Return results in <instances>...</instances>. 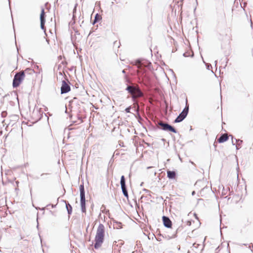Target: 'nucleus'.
Returning <instances> with one entry per match:
<instances>
[{
    "instance_id": "nucleus-18",
    "label": "nucleus",
    "mask_w": 253,
    "mask_h": 253,
    "mask_svg": "<svg viewBox=\"0 0 253 253\" xmlns=\"http://www.w3.org/2000/svg\"><path fill=\"white\" fill-rule=\"evenodd\" d=\"M235 141L237 143V144L236 145V148L237 150H239L241 148L239 146L243 142V140L240 139H235Z\"/></svg>"
},
{
    "instance_id": "nucleus-16",
    "label": "nucleus",
    "mask_w": 253,
    "mask_h": 253,
    "mask_svg": "<svg viewBox=\"0 0 253 253\" xmlns=\"http://www.w3.org/2000/svg\"><path fill=\"white\" fill-rule=\"evenodd\" d=\"M167 131L172 132L174 133H177V131L176 130V129L173 126H172L171 125H170L169 124L168 126V129H167Z\"/></svg>"
},
{
    "instance_id": "nucleus-20",
    "label": "nucleus",
    "mask_w": 253,
    "mask_h": 253,
    "mask_svg": "<svg viewBox=\"0 0 253 253\" xmlns=\"http://www.w3.org/2000/svg\"><path fill=\"white\" fill-rule=\"evenodd\" d=\"M101 19V17L100 15L98 14H96L95 16V19L94 21L93 22V24H94L95 23L99 21Z\"/></svg>"
},
{
    "instance_id": "nucleus-5",
    "label": "nucleus",
    "mask_w": 253,
    "mask_h": 253,
    "mask_svg": "<svg viewBox=\"0 0 253 253\" xmlns=\"http://www.w3.org/2000/svg\"><path fill=\"white\" fill-rule=\"evenodd\" d=\"M81 196V206L83 212H85V199L84 186L83 184L80 186Z\"/></svg>"
},
{
    "instance_id": "nucleus-41",
    "label": "nucleus",
    "mask_w": 253,
    "mask_h": 253,
    "mask_svg": "<svg viewBox=\"0 0 253 253\" xmlns=\"http://www.w3.org/2000/svg\"><path fill=\"white\" fill-rule=\"evenodd\" d=\"M3 115H5V114H4V112H2V115H3Z\"/></svg>"
},
{
    "instance_id": "nucleus-2",
    "label": "nucleus",
    "mask_w": 253,
    "mask_h": 253,
    "mask_svg": "<svg viewBox=\"0 0 253 253\" xmlns=\"http://www.w3.org/2000/svg\"><path fill=\"white\" fill-rule=\"evenodd\" d=\"M25 79L23 72H18L14 76L12 85L14 87H17Z\"/></svg>"
},
{
    "instance_id": "nucleus-26",
    "label": "nucleus",
    "mask_w": 253,
    "mask_h": 253,
    "mask_svg": "<svg viewBox=\"0 0 253 253\" xmlns=\"http://www.w3.org/2000/svg\"><path fill=\"white\" fill-rule=\"evenodd\" d=\"M45 21H41V27L45 31L44 23Z\"/></svg>"
},
{
    "instance_id": "nucleus-8",
    "label": "nucleus",
    "mask_w": 253,
    "mask_h": 253,
    "mask_svg": "<svg viewBox=\"0 0 253 253\" xmlns=\"http://www.w3.org/2000/svg\"><path fill=\"white\" fill-rule=\"evenodd\" d=\"M71 90V88L68 83L65 81L62 82V85L61 87V92L62 94L68 92Z\"/></svg>"
},
{
    "instance_id": "nucleus-14",
    "label": "nucleus",
    "mask_w": 253,
    "mask_h": 253,
    "mask_svg": "<svg viewBox=\"0 0 253 253\" xmlns=\"http://www.w3.org/2000/svg\"><path fill=\"white\" fill-rule=\"evenodd\" d=\"M112 221L114 222L113 228L114 229H121L122 227V223L121 222L117 221L115 220L112 217Z\"/></svg>"
},
{
    "instance_id": "nucleus-11",
    "label": "nucleus",
    "mask_w": 253,
    "mask_h": 253,
    "mask_svg": "<svg viewBox=\"0 0 253 253\" xmlns=\"http://www.w3.org/2000/svg\"><path fill=\"white\" fill-rule=\"evenodd\" d=\"M120 184L122 192L127 191V188L126 184V179L124 175H122L121 177Z\"/></svg>"
},
{
    "instance_id": "nucleus-19",
    "label": "nucleus",
    "mask_w": 253,
    "mask_h": 253,
    "mask_svg": "<svg viewBox=\"0 0 253 253\" xmlns=\"http://www.w3.org/2000/svg\"><path fill=\"white\" fill-rule=\"evenodd\" d=\"M177 229L176 230V231H175V233L173 234L171 236H169V235H168V236H166L165 235V238H167L168 240H169V239H171L172 238H175L177 235Z\"/></svg>"
},
{
    "instance_id": "nucleus-36",
    "label": "nucleus",
    "mask_w": 253,
    "mask_h": 253,
    "mask_svg": "<svg viewBox=\"0 0 253 253\" xmlns=\"http://www.w3.org/2000/svg\"><path fill=\"white\" fill-rule=\"evenodd\" d=\"M195 191H193V192H192V195H195Z\"/></svg>"
},
{
    "instance_id": "nucleus-32",
    "label": "nucleus",
    "mask_w": 253,
    "mask_h": 253,
    "mask_svg": "<svg viewBox=\"0 0 253 253\" xmlns=\"http://www.w3.org/2000/svg\"><path fill=\"white\" fill-rule=\"evenodd\" d=\"M205 240H206V239L205 238L204 241V242H205ZM204 246H205V244H204V243H203V247H202V249L201 250V251H203V250L204 248Z\"/></svg>"
},
{
    "instance_id": "nucleus-29",
    "label": "nucleus",
    "mask_w": 253,
    "mask_h": 253,
    "mask_svg": "<svg viewBox=\"0 0 253 253\" xmlns=\"http://www.w3.org/2000/svg\"><path fill=\"white\" fill-rule=\"evenodd\" d=\"M183 56L184 57H187L190 56V53H188V52H184V53L183 54Z\"/></svg>"
},
{
    "instance_id": "nucleus-37",
    "label": "nucleus",
    "mask_w": 253,
    "mask_h": 253,
    "mask_svg": "<svg viewBox=\"0 0 253 253\" xmlns=\"http://www.w3.org/2000/svg\"><path fill=\"white\" fill-rule=\"evenodd\" d=\"M214 62H215V65L216 66L217 64V61L215 60Z\"/></svg>"
},
{
    "instance_id": "nucleus-30",
    "label": "nucleus",
    "mask_w": 253,
    "mask_h": 253,
    "mask_svg": "<svg viewBox=\"0 0 253 253\" xmlns=\"http://www.w3.org/2000/svg\"><path fill=\"white\" fill-rule=\"evenodd\" d=\"M210 190V189H209V187H204V188H203V189L201 190V193H202V192H204V191L205 190Z\"/></svg>"
},
{
    "instance_id": "nucleus-1",
    "label": "nucleus",
    "mask_w": 253,
    "mask_h": 253,
    "mask_svg": "<svg viewBox=\"0 0 253 253\" xmlns=\"http://www.w3.org/2000/svg\"><path fill=\"white\" fill-rule=\"evenodd\" d=\"M105 235V228L102 224H100L97 229L96 234L95 238L94 248H99L103 242Z\"/></svg>"
},
{
    "instance_id": "nucleus-25",
    "label": "nucleus",
    "mask_w": 253,
    "mask_h": 253,
    "mask_svg": "<svg viewBox=\"0 0 253 253\" xmlns=\"http://www.w3.org/2000/svg\"><path fill=\"white\" fill-rule=\"evenodd\" d=\"M113 44H114V47L116 46L117 48H119L120 47V42H118L117 41H115L114 42Z\"/></svg>"
},
{
    "instance_id": "nucleus-40",
    "label": "nucleus",
    "mask_w": 253,
    "mask_h": 253,
    "mask_svg": "<svg viewBox=\"0 0 253 253\" xmlns=\"http://www.w3.org/2000/svg\"><path fill=\"white\" fill-rule=\"evenodd\" d=\"M3 115H5V114H4V112H2V115H3Z\"/></svg>"
},
{
    "instance_id": "nucleus-4",
    "label": "nucleus",
    "mask_w": 253,
    "mask_h": 253,
    "mask_svg": "<svg viewBox=\"0 0 253 253\" xmlns=\"http://www.w3.org/2000/svg\"><path fill=\"white\" fill-rule=\"evenodd\" d=\"M125 90L127 92L131 95V98L134 100L135 97L134 96L135 93H138L139 94H141V92L138 87L135 85H130L126 84V87Z\"/></svg>"
},
{
    "instance_id": "nucleus-6",
    "label": "nucleus",
    "mask_w": 253,
    "mask_h": 253,
    "mask_svg": "<svg viewBox=\"0 0 253 253\" xmlns=\"http://www.w3.org/2000/svg\"><path fill=\"white\" fill-rule=\"evenodd\" d=\"M150 62L144 59H137L134 62V65L138 66L137 67L140 68V66H145L149 68L150 66Z\"/></svg>"
},
{
    "instance_id": "nucleus-39",
    "label": "nucleus",
    "mask_w": 253,
    "mask_h": 253,
    "mask_svg": "<svg viewBox=\"0 0 253 253\" xmlns=\"http://www.w3.org/2000/svg\"><path fill=\"white\" fill-rule=\"evenodd\" d=\"M251 26H252V24H253V23L252 22V20H251Z\"/></svg>"
},
{
    "instance_id": "nucleus-28",
    "label": "nucleus",
    "mask_w": 253,
    "mask_h": 253,
    "mask_svg": "<svg viewBox=\"0 0 253 253\" xmlns=\"http://www.w3.org/2000/svg\"><path fill=\"white\" fill-rule=\"evenodd\" d=\"M131 106H129L127 108H126L125 109V111L126 113H130V109H131Z\"/></svg>"
},
{
    "instance_id": "nucleus-10",
    "label": "nucleus",
    "mask_w": 253,
    "mask_h": 253,
    "mask_svg": "<svg viewBox=\"0 0 253 253\" xmlns=\"http://www.w3.org/2000/svg\"><path fill=\"white\" fill-rule=\"evenodd\" d=\"M229 139L228 136L225 133L221 134L220 137L217 139V141L219 143H222L226 142Z\"/></svg>"
},
{
    "instance_id": "nucleus-27",
    "label": "nucleus",
    "mask_w": 253,
    "mask_h": 253,
    "mask_svg": "<svg viewBox=\"0 0 253 253\" xmlns=\"http://www.w3.org/2000/svg\"><path fill=\"white\" fill-rule=\"evenodd\" d=\"M123 193L125 197H126L127 199L128 198V194L127 190L124 191L123 192Z\"/></svg>"
},
{
    "instance_id": "nucleus-12",
    "label": "nucleus",
    "mask_w": 253,
    "mask_h": 253,
    "mask_svg": "<svg viewBox=\"0 0 253 253\" xmlns=\"http://www.w3.org/2000/svg\"><path fill=\"white\" fill-rule=\"evenodd\" d=\"M167 177L170 179H174L176 176V173L174 170H167Z\"/></svg>"
},
{
    "instance_id": "nucleus-15",
    "label": "nucleus",
    "mask_w": 253,
    "mask_h": 253,
    "mask_svg": "<svg viewBox=\"0 0 253 253\" xmlns=\"http://www.w3.org/2000/svg\"><path fill=\"white\" fill-rule=\"evenodd\" d=\"M201 246V245L200 244H197L196 243L193 244L192 250L195 253H198L199 251L198 249L199 247Z\"/></svg>"
},
{
    "instance_id": "nucleus-35",
    "label": "nucleus",
    "mask_w": 253,
    "mask_h": 253,
    "mask_svg": "<svg viewBox=\"0 0 253 253\" xmlns=\"http://www.w3.org/2000/svg\"><path fill=\"white\" fill-rule=\"evenodd\" d=\"M122 73H124V74H126V71H125V70H123L122 71Z\"/></svg>"
},
{
    "instance_id": "nucleus-23",
    "label": "nucleus",
    "mask_w": 253,
    "mask_h": 253,
    "mask_svg": "<svg viewBox=\"0 0 253 253\" xmlns=\"http://www.w3.org/2000/svg\"><path fill=\"white\" fill-rule=\"evenodd\" d=\"M117 242H115L113 243V246H112V250H114V253H116V250L117 251L118 249L116 248V246H118V245H116Z\"/></svg>"
},
{
    "instance_id": "nucleus-3",
    "label": "nucleus",
    "mask_w": 253,
    "mask_h": 253,
    "mask_svg": "<svg viewBox=\"0 0 253 253\" xmlns=\"http://www.w3.org/2000/svg\"><path fill=\"white\" fill-rule=\"evenodd\" d=\"M189 112V105L186 104L182 111L178 115V116L174 120V123H178L181 122L187 117Z\"/></svg>"
},
{
    "instance_id": "nucleus-17",
    "label": "nucleus",
    "mask_w": 253,
    "mask_h": 253,
    "mask_svg": "<svg viewBox=\"0 0 253 253\" xmlns=\"http://www.w3.org/2000/svg\"><path fill=\"white\" fill-rule=\"evenodd\" d=\"M45 14L44 10L43 8H42L41 13L40 14V21H45Z\"/></svg>"
},
{
    "instance_id": "nucleus-7",
    "label": "nucleus",
    "mask_w": 253,
    "mask_h": 253,
    "mask_svg": "<svg viewBox=\"0 0 253 253\" xmlns=\"http://www.w3.org/2000/svg\"><path fill=\"white\" fill-rule=\"evenodd\" d=\"M20 72H23L24 77L28 80L31 78L32 76L34 74L35 71L32 68H26L24 71H20Z\"/></svg>"
},
{
    "instance_id": "nucleus-34",
    "label": "nucleus",
    "mask_w": 253,
    "mask_h": 253,
    "mask_svg": "<svg viewBox=\"0 0 253 253\" xmlns=\"http://www.w3.org/2000/svg\"><path fill=\"white\" fill-rule=\"evenodd\" d=\"M144 191H146L147 192H150V191H149V190H147V189H144Z\"/></svg>"
},
{
    "instance_id": "nucleus-13",
    "label": "nucleus",
    "mask_w": 253,
    "mask_h": 253,
    "mask_svg": "<svg viewBox=\"0 0 253 253\" xmlns=\"http://www.w3.org/2000/svg\"><path fill=\"white\" fill-rule=\"evenodd\" d=\"M169 125V124L163 122H159L158 123V125L160 126V128L164 131H167Z\"/></svg>"
},
{
    "instance_id": "nucleus-33",
    "label": "nucleus",
    "mask_w": 253,
    "mask_h": 253,
    "mask_svg": "<svg viewBox=\"0 0 253 253\" xmlns=\"http://www.w3.org/2000/svg\"><path fill=\"white\" fill-rule=\"evenodd\" d=\"M231 137H232V139H233V136L232 135H231ZM232 145H235V144L234 143V142L233 141V140H232Z\"/></svg>"
},
{
    "instance_id": "nucleus-21",
    "label": "nucleus",
    "mask_w": 253,
    "mask_h": 253,
    "mask_svg": "<svg viewBox=\"0 0 253 253\" xmlns=\"http://www.w3.org/2000/svg\"><path fill=\"white\" fill-rule=\"evenodd\" d=\"M66 208L67 209L68 213L69 214H70L71 212H72V208L71 206L69 204H66Z\"/></svg>"
},
{
    "instance_id": "nucleus-9",
    "label": "nucleus",
    "mask_w": 253,
    "mask_h": 253,
    "mask_svg": "<svg viewBox=\"0 0 253 253\" xmlns=\"http://www.w3.org/2000/svg\"><path fill=\"white\" fill-rule=\"evenodd\" d=\"M162 220L164 226L168 228H170L172 227V222L168 216H163Z\"/></svg>"
},
{
    "instance_id": "nucleus-38",
    "label": "nucleus",
    "mask_w": 253,
    "mask_h": 253,
    "mask_svg": "<svg viewBox=\"0 0 253 253\" xmlns=\"http://www.w3.org/2000/svg\"><path fill=\"white\" fill-rule=\"evenodd\" d=\"M162 140V141H165V139H164V138H163Z\"/></svg>"
},
{
    "instance_id": "nucleus-31",
    "label": "nucleus",
    "mask_w": 253,
    "mask_h": 253,
    "mask_svg": "<svg viewBox=\"0 0 253 253\" xmlns=\"http://www.w3.org/2000/svg\"><path fill=\"white\" fill-rule=\"evenodd\" d=\"M187 224L188 226H190L191 225V222L190 221H187Z\"/></svg>"
},
{
    "instance_id": "nucleus-22",
    "label": "nucleus",
    "mask_w": 253,
    "mask_h": 253,
    "mask_svg": "<svg viewBox=\"0 0 253 253\" xmlns=\"http://www.w3.org/2000/svg\"><path fill=\"white\" fill-rule=\"evenodd\" d=\"M229 190V188H228L227 189H224V188L223 187V189H222V192H221V195L222 196H223V195H225L226 194L227 192V191L228 190Z\"/></svg>"
},
{
    "instance_id": "nucleus-24",
    "label": "nucleus",
    "mask_w": 253,
    "mask_h": 253,
    "mask_svg": "<svg viewBox=\"0 0 253 253\" xmlns=\"http://www.w3.org/2000/svg\"><path fill=\"white\" fill-rule=\"evenodd\" d=\"M205 65H206V68L207 70H210L212 68V66L211 64L205 63Z\"/></svg>"
}]
</instances>
